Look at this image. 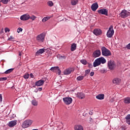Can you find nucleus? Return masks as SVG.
I'll return each instance as SVG.
<instances>
[{
	"label": "nucleus",
	"mask_w": 130,
	"mask_h": 130,
	"mask_svg": "<svg viewBox=\"0 0 130 130\" xmlns=\"http://www.w3.org/2000/svg\"><path fill=\"white\" fill-rule=\"evenodd\" d=\"M106 62V59L103 57H101L100 58H98L95 60V61L93 62V66L94 68H96V67H98L102 63L104 64V63H105Z\"/></svg>",
	"instance_id": "nucleus-1"
},
{
	"label": "nucleus",
	"mask_w": 130,
	"mask_h": 130,
	"mask_svg": "<svg viewBox=\"0 0 130 130\" xmlns=\"http://www.w3.org/2000/svg\"><path fill=\"white\" fill-rule=\"evenodd\" d=\"M102 54L104 56H110L111 55V52L108 50L106 47L103 46L101 47Z\"/></svg>",
	"instance_id": "nucleus-2"
},
{
	"label": "nucleus",
	"mask_w": 130,
	"mask_h": 130,
	"mask_svg": "<svg viewBox=\"0 0 130 130\" xmlns=\"http://www.w3.org/2000/svg\"><path fill=\"white\" fill-rule=\"evenodd\" d=\"M32 123H33L32 120H26L22 123V127H23V128H27V127H29V126H31Z\"/></svg>",
	"instance_id": "nucleus-3"
},
{
	"label": "nucleus",
	"mask_w": 130,
	"mask_h": 130,
	"mask_svg": "<svg viewBox=\"0 0 130 130\" xmlns=\"http://www.w3.org/2000/svg\"><path fill=\"white\" fill-rule=\"evenodd\" d=\"M114 34V30H113V26L111 25L110 26L109 30L107 32V37L108 38H111Z\"/></svg>",
	"instance_id": "nucleus-4"
},
{
	"label": "nucleus",
	"mask_w": 130,
	"mask_h": 130,
	"mask_svg": "<svg viewBox=\"0 0 130 130\" xmlns=\"http://www.w3.org/2000/svg\"><path fill=\"white\" fill-rule=\"evenodd\" d=\"M44 38H45V35L41 34L37 36L36 39L38 42H44Z\"/></svg>",
	"instance_id": "nucleus-5"
},
{
	"label": "nucleus",
	"mask_w": 130,
	"mask_h": 130,
	"mask_svg": "<svg viewBox=\"0 0 130 130\" xmlns=\"http://www.w3.org/2000/svg\"><path fill=\"white\" fill-rule=\"evenodd\" d=\"M130 13L125 10H123L120 13V16H121V18H126V17H128Z\"/></svg>",
	"instance_id": "nucleus-6"
},
{
	"label": "nucleus",
	"mask_w": 130,
	"mask_h": 130,
	"mask_svg": "<svg viewBox=\"0 0 130 130\" xmlns=\"http://www.w3.org/2000/svg\"><path fill=\"white\" fill-rule=\"evenodd\" d=\"M108 67L109 70H113L115 68V62L113 60H109L108 61Z\"/></svg>",
	"instance_id": "nucleus-7"
},
{
	"label": "nucleus",
	"mask_w": 130,
	"mask_h": 130,
	"mask_svg": "<svg viewBox=\"0 0 130 130\" xmlns=\"http://www.w3.org/2000/svg\"><path fill=\"white\" fill-rule=\"evenodd\" d=\"M101 55V51L100 50H95L93 51L92 56L94 58H96V57H99Z\"/></svg>",
	"instance_id": "nucleus-8"
},
{
	"label": "nucleus",
	"mask_w": 130,
	"mask_h": 130,
	"mask_svg": "<svg viewBox=\"0 0 130 130\" xmlns=\"http://www.w3.org/2000/svg\"><path fill=\"white\" fill-rule=\"evenodd\" d=\"M98 14L100 15H104L105 16H108V10L106 9H102L98 11Z\"/></svg>",
	"instance_id": "nucleus-9"
},
{
	"label": "nucleus",
	"mask_w": 130,
	"mask_h": 130,
	"mask_svg": "<svg viewBox=\"0 0 130 130\" xmlns=\"http://www.w3.org/2000/svg\"><path fill=\"white\" fill-rule=\"evenodd\" d=\"M63 101L64 103H65V104H66L67 105H69L71 104V103H72V102H73V99H72L71 98H69V97L63 98Z\"/></svg>",
	"instance_id": "nucleus-10"
},
{
	"label": "nucleus",
	"mask_w": 130,
	"mask_h": 130,
	"mask_svg": "<svg viewBox=\"0 0 130 130\" xmlns=\"http://www.w3.org/2000/svg\"><path fill=\"white\" fill-rule=\"evenodd\" d=\"M93 34L96 36H99L102 34V31L99 28L94 29L93 31Z\"/></svg>",
	"instance_id": "nucleus-11"
},
{
	"label": "nucleus",
	"mask_w": 130,
	"mask_h": 130,
	"mask_svg": "<svg viewBox=\"0 0 130 130\" xmlns=\"http://www.w3.org/2000/svg\"><path fill=\"white\" fill-rule=\"evenodd\" d=\"M29 18H30L29 14H24L20 17V20L21 21H27L29 20Z\"/></svg>",
	"instance_id": "nucleus-12"
},
{
	"label": "nucleus",
	"mask_w": 130,
	"mask_h": 130,
	"mask_svg": "<svg viewBox=\"0 0 130 130\" xmlns=\"http://www.w3.org/2000/svg\"><path fill=\"white\" fill-rule=\"evenodd\" d=\"M99 7L98 3H93L91 6V9L93 12H95L98 9Z\"/></svg>",
	"instance_id": "nucleus-13"
},
{
	"label": "nucleus",
	"mask_w": 130,
	"mask_h": 130,
	"mask_svg": "<svg viewBox=\"0 0 130 130\" xmlns=\"http://www.w3.org/2000/svg\"><path fill=\"white\" fill-rule=\"evenodd\" d=\"M120 81H121L120 79L118 78H114L112 81L113 83H114V85H118V84L120 83Z\"/></svg>",
	"instance_id": "nucleus-14"
},
{
	"label": "nucleus",
	"mask_w": 130,
	"mask_h": 130,
	"mask_svg": "<svg viewBox=\"0 0 130 130\" xmlns=\"http://www.w3.org/2000/svg\"><path fill=\"white\" fill-rule=\"evenodd\" d=\"M16 124H17V120L11 121L9 122L8 126H10V127H13L15 126Z\"/></svg>",
	"instance_id": "nucleus-15"
},
{
	"label": "nucleus",
	"mask_w": 130,
	"mask_h": 130,
	"mask_svg": "<svg viewBox=\"0 0 130 130\" xmlns=\"http://www.w3.org/2000/svg\"><path fill=\"white\" fill-rule=\"evenodd\" d=\"M44 84V80H40L36 82V86H40Z\"/></svg>",
	"instance_id": "nucleus-16"
},
{
	"label": "nucleus",
	"mask_w": 130,
	"mask_h": 130,
	"mask_svg": "<svg viewBox=\"0 0 130 130\" xmlns=\"http://www.w3.org/2000/svg\"><path fill=\"white\" fill-rule=\"evenodd\" d=\"M74 129L75 130H84V128L83 127V126L81 125H76L74 126Z\"/></svg>",
	"instance_id": "nucleus-17"
},
{
	"label": "nucleus",
	"mask_w": 130,
	"mask_h": 130,
	"mask_svg": "<svg viewBox=\"0 0 130 130\" xmlns=\"http://www.w3.org/2000/svg\"><path fill=\"white\" fill-rule=\"evenodd\" d=\"M77 97L79 98V99H84V98H85V94L79 92L77 94Z\"/></svg>",
	"instance_id": "nucleus-18"
},
{
	"label": "nucleus",
	"mask_w": 130,
	"mask_h": 130,
	"mask_svg": "<svg viewBox=\"0 0 130 130\" xmlns=\"http://www.w3.org/2000/svg\"><path fill=\"white\" fill-rule=\"evenodd\" d=\"M44 49H40L36 53V55H40V54H42V53H44Z\"/></svg>",
	"instance_id": "nucleus-19"
},
{
	"label": "nucleus",
	"mask_w": 130,
	"mask_h": 130,
	"mask_svg": "<svg viewBox=\"0 0 130 130\" xmlns=\"http://www.w3.org/2000/svg\"><path fill=\"white\" fill-rule=\"evenodd\" d=\"M72 69H66L65 71H64L63 72V74L64 75H70V74H71L72 73Z\"/></svg>",
	"instance_id": "nucleus-20"
},
{
	"label": "nucleus",
	"mask_w": 130,
	"mask_h": 130,
	"mask_svg": "<svg viewBox=\"0 0 130 130\" xmlns=\"http://www.w3.org/2000/svg\"><path fill=\"white\" fill-rule=\"evenodd\" d=\"M96 98L99 100H103L104 99V95L103 94H99L96 96Z\"/></svg>",
	"instance_id": "nucleus-21"
},
{
	"label": "nucleus",
	"mask_w": 130,
	"mask_h": 130,
	"mask_svg": "<svg viewBox=\"0 0 130 130\" xmlns=\"http://www.w3.org/2000/svg\"><path fill=\"white\" fill-rule=\"evenodd\" d=\"M77 49V44L73 43L71 47V51H75V50Z\"/></svg>",
	"instance_id": "nucleus-22"
},
{
	"label": "nucleus",
	"mask_w": 130,
	"mask_h": 130,
	"mask_svg": "<svg viewBox=\"0 0 130 130\" xmlns=\"http://www.w3.org/2000/svg\"><path fill=\"white\" fill-rule=\"evenodd\" d=\"M124 103L125 104H129L130 103V98L127 97L124 99Z\"/></svg>",
	"instance_id": "nucleus-23"
},
{
	"label": "nucleus",
	"mask_w": 130,
	"mask_h": 130,
	"mask_svg": "<svg viewBox=\"0 0 130 130\" xmlns=\"http://www.w3.org/2000/svg\"><path fill=\"white\" fill-rule=\"evenodd\" d=\"M58 69V67H54L51 68L50 70L52 72H54V73H56Z\"/></svg>",
	"instance_id": "nucleus-24"
},
{
	"label": "nucleus",
	"mask_w": 130,
	"mask_h": 130,
	"mask_svg": "<svg viewBox=\"0 0 130 130\" xmlns=\"http://www.w3.org/2000/svg\"><path fill=\"white\" fill-rule=\"evenodd\" d=\"M79 3V0H71V5L72 6H76Z\"/></svg>",
	"instance_id": "nucleus-25"
},
{
	"label": "nucleus",
	"mask_w": 130,
	"mask_h": 130,
	"mask_svg": "<svg viewBox=\"0 0 130 130\" xmlns=\"http://www.w3.org/2000/svg\"><path fill=\"white\" fill-rule=\"evenodd\" d=\"M13 71H14V69H9L8 70H7L5 72V74L6 75H8V74H11V73H12V72H13Z\"/></svg>",
	"instance_id": "nucleus-26"
},
{
	"label": "nucleus",
	"mask_w": 130,
	"mask_h": 130,
	"mask_svg": "<svg viewBox=\"0 0 130 130\" xmlns=\"http://www.w3.org/2000/svg\"><path fill=\"white\" fill-rule=\"evenodd\" d=\"M31 103L34 106H37V105H38V102L36 100H32Z\"/></svg>",
	"instance_id": "nucleus-27"
},
{
	"label": "nucleus",
	"mask_w": 130,
	"mask_h": 130,
	"mask_svg": "<svg viewBox=\"0 0 130 130\" xmlns=\"http://www.w3.org/2000/svg\"><path fill=\"white\" fill-rule=\"evenodd\" d=\"M49 19H50V17H45L43 18L42 22H43V23H44V22H46V21H48V20H49Z\"/></svg>",
	"instance_id": "nucleus-28"
},
{
	"label": "nucleus",
	"mask_w": 130,
	"mask_h": 130,
	"mask_svg": "<svg viewBox=\"0 0 130 130\" xmlns=\"http://www.w3.org/2000/svg\"><path fill=\"white\" fill-rule=\"evenodd\" d=\"M37 18L35 15H31V16H29V19L32 21H35V19Z\"/></svg>",
	"instance_id": "nucleus-29"
},
{
	"label": "nucleus",
	"mask_w": 130,
	"mask_h": 130,
	"mask_svg": "<svg viewBox=\"0 0 130 130\" xmlns=\"http://www.w3.org/2000/svg\"><path fill=\"white\" fill-rule=\"evenodd\" d=\"M84 79V76H80L77 78V81H82Z\"/></svg>",
	"instance_id": "nucleus-30"
},
{
	"label": "nucleus",
	"mask_w": 130,
	"mask_h": 130,
	"mask_svg": "<svg viewBox=\"0 0 130 130\" xmlns=\"http://www.w3.org/2000/svg\"><path fill=\"white\" fill-rule=\"evenodd\" d=\"M47 4L49 7H52L53 6V2L52 1H48Z\"/></svg>",
	"instance_id": "nucleus-31"
},
{
	"label": "nucleus",
	"mask_w": 130,
	"mask_h": 130,
	"mask_svg": "<svg viewBox=\"0 0 130 130\" xmlns=\"http://www.w3.org/2000/svg\"><path fill=\"white\" fill-rule=\"evenodd\" d=\"M1 2L2 4H4V5H7L9 2H10V0H1Z\"/></svg>",
	"instance_id": "nucleus-32"
},
{
	"label": "nucleus",
	"mask_w": 130,
	"mask_h": 130,
	"mask_svg": "<svg viewBox=\"0 0 130 130\" xmlns=\"http://www.w3.org/2000/svg\"><path fill=\"white\" fill-rule=\"evenodd\" d=\"M29 77H30V75L28 73L23 76V78H24V79H29Z\"/></svg>",
	"instance_id": "nucleus-33"
},
{
	"label": "nucleus",
	"mask_w": 130,
	"mask_h": 130,
	"mask_svg": "<svg viewBox=\"0 0 130 130\" xmlns=\"http://www.w3.org/2000/svg\"><path fill=\"white\" fill-rule=\"evenodd\" d=\"M80 62L81 63H83V64H87V61L85 59H82L80 61Z\"/></svg>",
	"instance_id": "nucleus-34"
},
{
	"label": "nucleus",
	"mask_w": 130,
	"mask_h": 130,
	"mask_svg": "<svg viewBox=\"0 0 130 130\" xmlns=\"http://www.w3.org/2000/svg\"><path fill=\"white\" fill-rule=\"evenodd\" d=\"M15 38L13 37V36H10V38H9L8 40L10 41H14Z\"/></svg>",
	"instance_id": "nucleus-35"
},
{
	"label": "nucleus",
	"mask_w": 130,
	"mask_h": 130,
	"mask_svg": "<svg viewBox=\"0 0 130 130\" xmlns=\"http://www.w3.org/2000/svg\"><path fill=\"white\" fill-rule=\"evenodd\" d=\"M56 73H58V75H61V71H60V69H59V67H58V69H57V71Z\"/></svg>",
	"instance_id": "nucleus-36"
},
{
	"label": "nucleus",
	"mask_w": 130,
	"mask_h": 130,
	"mask_svg": "<svg viewBox=\"0 0 130 130\" xmlns=\"http://www.w3.org/2000/svg\"><path fill=\"white\" fill-rule=\"evenodd\" d=\"M22 31H23V28H18V29H17V32H18V33H20V32H22Z\"/></svg>",
	"instance_id": "nucleus-37"
},
{
	"label": "nucleus",
	"mask_w": 130,
	"mask_h": 130,
	"mask_svg": "<svg viewBox=\"0 0 130 130\" xmlns=\"http://www.w3.org/2000/svg\"><path fill=\"white\" fill-rule=\"evenodd\" d=\"M7 77H1L0 78V81H7Z\"/></svg>",
	"instance_id": "nucleus-38"
},
{
	"label": "nucleus",
	"mask_w": 130,
	"mask_h": 130,
	"mask_svg": "<svg viewBox=\"0 0 130 130\" xmlns=\"http://www.w3.org/2000/svg\"><path fill=\"white\" fill-rule=\"evenodd\" d=\"M5 31L6 33H7V32H10V28H8V27H6L5 28Z\"/></svg>",
	"instance_id": "nucleus-39"
},
{
	"label": "nucleus",
	"mask_w": 130,
	"mask_h": 130,
	"mask_svg": "<svg viewBox=\"0 0 130 130\" xmlns=\"http://www.w3.org/2000/svg\"><path fill=\"white\" fill-rule=\"evenodd\" d=\"M125 119L126 120H128L130 119V115H127L126 117H125Z\"/></svg>",
	"instance_id": "nucleus-40"
},
{
	"label": "nucleus",
	"mask_w": 130,
	"mask_h": 130,
	"mask_svg": "<svg viewBox=\"0 0 130 130\" xmlns=\"http://www.w3.org/2000/svg\"><path fill=\"white\" fill-rule=\"evenodd\" d=\"M126 47V48L127 49H129L130 50V43H129L128 45H127Z\"/></svg>",
	"instance_id": "nucleus-41"
},
{
	"label": "nucleus",
	"mask_w": 130,
	"mask_h": 130,
	"mask_svg": "<svg viewBox=\"0 0 130 130\" xmlns=\"http://www.w3.org/2000/svg\"><path fill=\"white\" fill-rule=\"evenodd\" d=\"M90 70H87L86 71H85V74H89L90 73Z\"/></svg>",
	"instance_id": "nucleus-42"
},
{
	"label": "nucleus",
	"mask_w": 130,
	"mask_h": 130,
	"mask_svg": "<svg viewBox=\"0 0 130 130\" xmlns=\"http://www.w3.org/2000/svg\"><path fill=\"white\" fill-rule=\"evenodd\" d=\"M126 123H127V124H129V125H130V119L126 120Z\"/></svg>",
	"instance_id": "nucleus-43"
},
{
	"label": "nucleus",
	"mask_w": 130,
	"mask_h": 130,
	"mask_svg": "<svg viewBox=\"0 0 130 130\" xmlns=\"http://www.w3.org/2000/svg\"><path fill=\"white\" fill-rule=\"evenodd\" d=\"M60 57L62 59H66V58H67V56H61Z\"/></svg>",
	"instance_id": "nucleus-44"
},
{
	"label": "nucleus",
	"mask_w": 130,
	"mask_h": 130,
	"mask_svg": "<svg viewBox=\"0 0 130 130\" xmlns=\"http://www.w3.org/2000/svg\"><path fill=\"white\" fill-rule=\"evenodd\" d=\"M90 77H93V76H94V72H91L90 73Z\"/></svg>",
	"instance_id": "nucleus-45"
},
{
	"label": "nucleus",
	"mask_w": 130,
	"mask_h": 130,
	"mask_svg": "<svg viewBox=\"0 0 130 130\" xmlns=\"http://www.w3.org/2000/svg\"><path fill=\"white\" fill-rule=\"evenodd\" d=\"M3 101V96L0 94V102H2Z\"/></svg>",
	"instance_id": "nucleus-46"
},
{
	"label": "nucleus",
	"mask_w": 130,
	"mask_h": 130,
	"mask_svg": "<svg viewBox=\"0 0 130 130\" xmlns=\"http://www.w3.org/2000/svg\"><path fill=\"white\" fill-rule=\"evenodd\" d=\"M30 77H31V78H34V75H33V74H32V73H31V74H30Z\"/></svg>",
	"instance_id": "nucleus-47"
},
{
	"label": "nucleus",
	"mask_w": 130,
	"mask_h": 130,
	"mask_svg": "<svg viewBox=\"0 0 130 130\" xmlns=\"http://www.w3.org/2000/svg\"><path fill=\"white\" fill-rule=\"evenodd\" d=\"M39 91H42V88H39Z\"/></svg>",
	"instance_id": "nucleus-48"
},
{
	"label": "nucleus",
	"mask_w": 130,
	"mask_h": 130,
	"mask_svg": "<svg viewBox=\"0 0 130 130\" xmlns=\"http://www.w3.org/2000/svg\"><path fill=\"white\" fill-rule=\"evenodd\" d=\"M19 55L20 56H21V55H22V53L19 52Z\"/></svg>",
	"instance_id": "nucleus-49"
},
{
	"label": "nucleus",
	"mask_w": 130,
	"mask_h": 130,
	"mask_svg": "<svg viewBox=\"0 0 130 130\" xmlns=\"http://www.w3.org/2000/svg\"><path fill=\"white\" fill-rule=\"evenodd\" d=\"M89 67H90V68H91V67L92 68V64H89Z\"/></svg>",
	"instance_id": "nucleus-50"
},
{
	"label": "nucleus",
	"mask_w": 130,
	"mask_h": 130,
	"mask_svg": "<svg viewBox=\"0 0 130 130\" xmlns=\"http://www.w3.org/2000/svg\"><path fill=\"white\" fill-rule=\"evenodd\" d=\"M101 73H104V70H101Z\"/></svg>",
	"instance_id": "nucleus-51"
},
{
	"label": "nucleus",
	"mask_w": 130,
	"mask_h": 130,
	"mask_svg": "<svg viewBox=\"0 0 130 130\" xmlns=\"http://www.w3.org/2000/svg\"><path fill=\"white\" fill-rule=\"evenodd\" d=\"M2 6V1H0V7Z\"/></svg>",
	"instance_id": "nucleus-52"
}]
</instances>
